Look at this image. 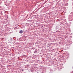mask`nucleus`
Instances as JSON below:
<instances>
[{"instance_id": "f257e3e1", "label": "nucleus", "mask_w": 73, "mask_h": 73, "mask_svg": "<svg viewBox=\"0 0 73 73\" xmlns=\"http://www.w3.org/2000/svg\"><path fill=\"white\" fill-rule=\"evenodd\" d=\"M19 33H23V31L22 30H21L19 32Z\"/></svg>"}, {"instance_id": "f03ea898", "label": "nucleus", "mask_w": 73, "mask_h": 73, "mask_svg": "<svg viewBox=\"0 0 73 73\" xmlns=\"http://www.w3.org/2000/svg\"><path fill=\"white\" fill-rule=\"evenodd\" d=\"M37 52V51H34V53H36V52Z\"/></svg>"}]
</instances>
